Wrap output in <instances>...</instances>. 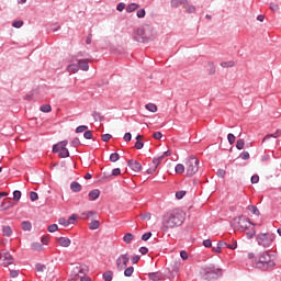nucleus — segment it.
<instances>
[{
    "instance_id": "4c0bfd02",
    "label": "nucleus",
    "mask_w": 281,
    "mask_h": 281,
    "mask_svg": "<svg viewBox=\"0 0 281 281\" xmlns=\"http://www.w3.org/2000/svg\"><path fill=\"white\" fill-rule=\"evenodd\" d=\"M186 194H188V192L184 191V190H182V191H177V192H176V199L181 200V199H183V196H186Z\"/></svg>"
},
{
    "instance_id": "a19ab883",
    "label": "nucleus",
    "mask_w": 281,
    "mask_h": 281,
    "mask_svg": "<svg viewBox=\"0 0 281 281\" xmlns=\"http://www.w3.org/2000/svg\"><path fill=\"white\" fill-rule=\"evenodd\" d=\"M142 221H150L151 214L149 212L140 214Z\"/></svg>"
},
{
    "instance_id": "1a4fd4ad",
    "label": "nucleus",
    "mask_w": 281,
    "mask_h": 281,
    "mask_svg": "<svg viewBox=\"0 0 281 281\" xmlns=\"http://www.w3.org/2000/svg\"><path fill=\"white\" fill-rule=\"evenodd\" d=\"M35 271H37V273H44L46 278H52V276H54V268H47V266L42 263L35 266Z\"/></svg>"
},
{
    "instance_id": "3c124183",
    "label": "nucleus",
    "mask_w": 281,
    "mask_h": 281,
    "mask_svg": "<svg viewBox=\"0 0 281 281\" xmlns=\"http://www.w3.org/2000/svg\"><path fill=\"white\" fill-rule=\"evenodd\" d=\"M249 210H250V212H252V214H256V216H258L260 214V211L258 210L257 206L251 205V206H249Z\"/></svg>"
},
{
    "instance_id": "2f4dec72",
    "label": "nucleus",
    "mask_w": 281,
    "mask_h": 281,
    "mask_svg": "<svg viewBox=\"0 0 281 281\" xmlns=\"http://www.w3.org/2000/svg\"><path fill=\"white\" fill-rule=\"evenodd\" d=\"M95 215V212L93 211H86L81 214V217L82 218H91V216H94Z\"/></svg>"
},
{
    "instance_id": "13d9d810",
    "label": "nucleus",
    "mask_w": 281,
    "mask_h": 281,
    "mask_svg": "<svg viewBox=\"0 0 281 281\" xmlns=\"http://www.w3.org/2000/svg\"><path fill=\"white\" fill-rule=\"evenodd\" d=\"M150 236H153V233H145L143 236H142V240H149L150 239Z\"/></svg>"
},
{
    "instance_id": "5fc2aeb1",
    "label": "nucleus",
    "mask_w": 281,
    "mask_h": 281,
    "mask_svg": "<svg viewBox=\"0 0 281 281\" xmlns=\"http://www.w3.org/2000/svg\"><path fill=\"white\" fill-rule=\"evenodd\" d=\"M149 278H150V280H154V281L160 280L159 273H157V272L149 274Z\"/></svg>"
},
{
    "instance_id": "7c9ffc66",
    "label": "nucleus",
    "mask_w": 281,
    "mask_h": 281,
    "mask_svg": "<svg viewBox=\"0 0 281 281\" xmlns=\"http://www.w3.org/2000/svg\"><path fill=\"white\" fill-rule=\"evenodd\" d=\"M103 280L104 281L113 280V271H108V272L103 273Z\"/></svg>"
},
{
    "instance_id": "f3484780",
    "label": "nucleus",
    "mask_w": 281,
    "mask_h": 281,
    "mask_svg": "<svg viewBox=\"0 0 281 281\" xmlns=\"http://www.w3.org/2000/svg\"><path fill=\"white\" fill-rule=\"evenodd\" d=\"M88 196H89V201H98V199H100V190L94 189L90 191Z\"/></svg>"
},
{
    "instance_id": "c03bdc74",
    "label": "nucleus",
    "mask_w": 281,
    "mask_h": 281,
    "mask_svg": "<svg viewBox=\"0 0 281 281\" xmlns=\"http://www.w3.org/2000/svg\"><path fill=\"white\" fill-rule=\"evenodd\" d=\"M226 247L227 249H232V250L237 249L238 243L235 240L233 241V244H227Z\"/></svg>"
},
{
    "instance_id": "b1692460",
    "label": "nucleus",
    "mask_w": 281,
    "mask_h": 281,
    "mask_svg": "<svg viewBox=\"0 0 281 281\" xmlns=\"http://www.w3.org/2000/svg\"><path fill=\"white\" fill-rule=\"evenodd\" d=\"M281 135V131L277 130L274 134H268L267 136H265L262 142H267V139H271V137H274V139H277V137H280Z\"/></svg>"
},
{
    "instance_id": "de8ad7c7",
    "label": "nucleus",
    "mask_w": 281,
    "mask_h": 281,
    "mask_svg": "<svg viewBox=\"0 0 281 281\" xmlns=\"http://www.w3.org/2000/svg\"><path fill=\"white\" fill-rule=\"evenodd\" d=\"M122 175V170L120 168H115L112 170V177H120Z\"/></svg>"
},
{
    "instance_id": "0e129e2a",
    "label": "nucleus",
    "mask_w": 281,
    "mask_h": 281,
    "mask_svg": "<svg viewBox=\"0 0 281 281\" xmlns=\"http://www.w3.org/2000/svg\"><path fill=\"white\" fill-rule=\"evenodd\" d=\"M19 277V270H11L10 271V278H18Z\"/></svg>"
},
{
    "instance_id": "393cba45",
    "label": "nucleus",
    "mask_w": 281,
    "mask_h": 281,
    "mask_svg": "<svg viewBox=\"0 0 281 281\" xmlns=\"http://www.w3.org/2000/svg\"><path fill=\"white\" fill-rule=\"evenodd\" d=\"M2 234L3 236H7L8 238H10V236H12V228L10 226H3Z\"/></svg>"
},
{
    "instance_id": "7ed1b4c3",
    "label": "nucleus",
    "mask_w": 281,
    "mask_h": 281,
    "mask_svg": "<svg viewBox=\"0 0 281 281\" xmlns=\"http://www.w3.org/2000/svg\"><path fill=\"white\" fill-rule=\"evenodd\" d=\"M221 276H223V269L215 266H209L202 271V278L207 281L217 280Z\"/></svg>"
},
{
    "instance_id": "f03ea898",
    "label": "nucleus",
    "mask_w": 281,
    "mask_h": 281,
    "mask_svg": "<svg viewBox=\"0 0 281 281\" xmlns=\"http://www.w3.org/2000/svg\"><path fill=\"white\" fill-rule=\"evenodd\" d=\"M256 241L259 247L269 249V247H272L273 243H276V235L273 233H259L256 236Z\"/></svg>"
},
{
    "instance_id": "cd10ccee",
    "label": "nucleus",
    "mask_w": 281,
    "mask_h": 281,
    "mask_svg": "<svg viewBox=\"0 0 281 281\" xmlns=\"http://www.w3.org/2000/svg\"><path fill=\"white\" fill-rule=\"evenodd\" d=\"M145 109H147V111H150V113H157V105L154 103L146 104Z\"/></svg>"
},
{
    "instance_id": "37998d69",
    "label": "nucleus",
    "mask_w": 281,
    "mask_h": 281,
    "mask_svg": "<svg viewBox=\"0 0 281 281\" xmlns=\"http://www.w3.org/2000/svg\"><path fill=\"white\" fill-rule=\"evenodd\" d=\"M136 16H138V19H144V16H146V10L140 9L137 11Z\"/></svg>"
},
{
    "instance_id": "c9c22d12",
    "label": "nucleus",
    "mask_w": 281,
    "mask_h": 281,
    "mask_svg": "<svg viewBox=\"0 0 281 281\" xmlns=\"http://www.w3.org/2000/svg\"><path fill=\"white\" fill-rule=\"evenodd\" d=\"M236 148L237 150H243V148H245V140L243 138L237 140Z\"/></svg>"
},
{
    "instance_id": "a211bd4d",
    "label": "nucleus",
    "mask_w": 281,
    "mask_h": 281,
    "mask_svg": "<svg viewBox=\"0 0 281 281\" xmlns=\"http://www.w3.org/2000/svg\"><path fill=\"white\" fill-rule=\"evenodd\" d=\"M134 239H135V235L131 233H126L123 237V240L124 243H126V245H131V243H133Z\"/></svg>"
},
{
    "instance_id": "6ab92c4d",
    "label": "nucleus",
    "mask_w": 281,
    "mask_h": 281,
    "mask_svg": "<svg viewBox=\"0 0 281 281\" xmlns=\"http://www.w3.org/2000/svg\"><path fill=\"white\" fill-rule=\"evenodd\" d=\"M70 190L74 192H80L82 190V186L76 181L70 183Z\"/></svg>"
},
{
    "instance_id": "ddd939ff",
    "label": "nucleus",
    "mask_w": 281,
    "mask_h": 281,
    "mask_svg": "<svg viewBox=\"0 0 281 281\" xmlns=\"http://www.w3.org/2000/svg\"><path fill=\"white\" fill-rule=\"evenodd\" d=\"M127 166L131 168V170H133V172H142V164H139L137 160H128Z\"/></svg>"
},
{
    "instance_id": "423d86ee",
    "label": "nucleus",
    "mask_w": 281,
    "mask_h": 281,
    "mask_svg": "<svg viewBox=\"0 0 281 281\" xmlns=\"http://www.w3.org/2000/svg\"><path fill=\"white\" fill-rule=\"evenodd\" d=\"M257 267L263 268V269H270L271 267H276V262L271 260V255L269 252H262L259 256Z\"/></svg>"
},
{
    "instance_id": "412c9836",
    "label": "nucleus",
    "mask_w": 281,
    "mask_h": 281,
    "mask_svg": "<svg viewBox=\"0 0 281 281\" xmlns=\"http://www.w3.org/2000/svg\"><path fill=\"white\" fill-rule=\"evenodd\" d=\"M135 10H139V4L131 3L126 7V12L131 14V12H135Z\"/></svg>"
},
{
    "instance_id": "6e6552de",
    "label": "nucleus",
    "mask_w": 281,
    "mask_h": 281,
    "mask_svg": "<svg viewBox=\"0 0 281 281\" xmlns=\"http://www.w3.org/2000/svg\"><path fill=\"white\" fill-rule=\"evenodd\" d=\"M131 260V256L128 254H124L119 256L116 259V268L119 271H124L126 267H128V261Z\"/></svg>"
},
{
    "instance_id": "9b49d317",
    "label": "nucleus",
    "mask_w": 281,
    "mask_h": 281,
    "mask_svg": "<svg viewBox=\"0 0 281 281\" xmlns=\"http://www.w3.org/2000/svg\"><path fill=\"white\" fill-rule=\"evenodd\" d=\"M164 161V156H158L153 159L151 166L147 169V175H153L157 172V168H159V165Z\"/></svg>"
},
{
    "instance_id": "79ce46f5",
    "label": "nucleus",
    "mask_w": 281,
    "mask_h": 281,
    "mask_svg": "<svg viewBox=\"0 0 281 281\" xmlns=\"http://www.w3.org/2000/svg\"><path fill=\"white\" fill-rule=\"evenodd\" d=\"M48 232L50 234H54V232H58V225L57 224H52L48 226Z\"/></svg>"
},
{
    "instance_id": "4468645a",
    "label": "nucleus",
    "mask_w": 281,
    "mask_h": 281,
    "mask_svg": "<svg viewBox=\"0 0 281 281\" xmlns=\"http://www.w3.org/2000/svg\"><path fill=\"white\" fill-rule=\"evenodd\" d=\"M2 265L4 267H10V265H12V262H14V258H12V255H10V252H5L3 256H2Z\"/></svg>"
},
{
    "instance_id": "5701e85b",
    "label": "nucleus",
    "mask_w": 281,
    "mask_h": 281,
    "mask_svg": "<svg viewBox=\"0 0 281 281\" xmlns=\"http://www.w3.org/2000/svg\"><path fill=\"white\" fill-rule=\"evenodd\" d=\"M176 175H183L186 172V166L183 164H178L175 168Z\"/></svg>"
},
{
    "instance_id": "4d7b16f0",
    "label": "nucleus",
    "mask_w": 281,
    "mask_h": 281,
    "mask_svg": "<svg viewBox=\"0 0 281 281\" xmlns=\"http://www.w3.org/2000/svg\"><path fill=\"white\" fill-rule=\"evenodd\" d=\"M123 139L124 142H131V139H133V135L131 133H125Z\"/></svg>"
},
{
    "instance_id": "49530a36",
    "label": "nucleus",
    "mask_w": 281,
    "mask_h": 281,
    "mask_svg": "<svg viewBox=\"0 0 281 281\" xmlns=\"http://www.w3.org/2000/svg\"><path fill=\"white\" fill-rule=\"evenodd\" d=\"M134 146L136 150H142V148H144V143L142 140H137Z\"/></svg>"
},
{
    "instance_id": "f8f14e48",
    "label": "nucleus",
    "mask_w": 281,
    "mask_h": 281,
    "mask_svg": "<svg viewBox=\"0 0 281 281\" xmlns=\"http://www.w3.org/2000/svg\"><path fill=\"white\" fill-rule=\"evenodd\" d=\"M251 221H249L248 217L246 216H241L238 218V222H237V227L238 229H243V232H245V229H249V227H251Z\"/></svg>"
},
{
    "instance_id": "dca6fc26",
    "label": "nucleus",
    "mask_w": 281,
    "mask_h": 281,
    "mask_svg": "<svg viewBox=\"0 0 281 281\" xmlns=\"http://www.w3.org/2000/svg\"><path fill=\"white\" fill-rule=\"evenodd\" d=\"M78 65L82 71H89V59H79Z\"/></svg>"
},
{
    "instance_id": "a878e982",
    "label": "nucleus",
    "mask_w": 281,
    "mask_h": 281,
    "mask_svg": "<svg viewBox=\"0 0 281 281\" xmlns=\"http://www.w3.org/2000/svg\"><path fill=\"white\" fill-rule=\"evenodd\" d=\"M1 207L3 212H7V210L14 207V204L11 201L2 202Z\"/></svg>"
},
{
    "instance_id": "9d476101",
    "label": "nucleus",
    "mask_w": 281,
    "mask_h": 281,
    "mask_svg": "<svg viewBox=\"0 0 281 281\" xmlns=\"http://www.w3.org/2000/svg\"><path fill=\"white\" fill-rule=\"evenodd\" d=\"M81 276H85V270L81 268V267H74L72 268V271H71V278L72 280H78V278H80V281H90L89 278H83V277H80Z\"/></svg>"
},
{
    "instance_id": "052dcab7",
    "label": "nucleus",
    "mask_w": 281,
    "mask_h": 281,
    "mask_svg": "<svg viewBox=\"0 0 281 281\" xmlns=\"http://www.w3.org/2000/svg\"><path fill=\"white\" fill-rule=\"evenodd\" d=\"M250 181L251 183H258V181H260V177L258 175H255L251 177Z\"/></svg>"
},
{
    "instance_id": "20e7f679",
    "label": "nucleus",
    "mask_w": 281,
    "mask_h": 281,
    "mask_svg": "<svg viewBox=\"0 0 281 281\" xmlns=\"http://www.w3.org/2000/svg\"><path fill=\"white\" fill-rule=\"evenodd\" d=\"M199 172V159L196 157H190L186 160V176L194 177Z\"/></svg>"
},
{
    "instance_id": "f704fd0d",
    "label": "nucleus",
    "mask_w": 281,
    "mask_h": 281,
    "mask_svg": "<svg viewBox=\"0 0 281 281\" xmlns=\"http://www.w3.org/2000/svg\"><path fill=\"white\" fill-rule=\"evenodd\" d=\"M32 249H34L35 251H43V245L41 243H33Z\"/></svg>"
},
{
    "instance_id": "a18cd8bd",
    "label": "nucleus",
    "mask_w": 281,
    "mask_h": 281,
    "mask_svg": "<svg viewBox=\"0 0 281 281\" xmlns=\"http://www.w3.org/2000/svg\"><path fill=\"white\" fill-rule=\"evenodd\" d=\"M85 139H92L93 138V133L91 131H87L83 134Z\"/></svg>"
},
{
    "instance_id": "338daca9",
    "label": "nucleus",
    "mask_w": 281,
    "mask_h": 281,
    "mask_svg": "<svg viewBox=\"0 0 281 281\" xmlns=\"http://www.w3.org/2000/svg\"><path fill=\"white\" fill-rule=\"evenodd\" d=\"M139 254H142V256H146V254H148V249L146 247H140Z\"/></svg>"
},
{
    "instance_id": "774afa93",
    "label": "nucleus",
    "mask_w": 281,
    "mask_h": 281,
    "mask_svg": "<svg viewBox=\"0 0 281 281\" xmlns=\"http://www.w3.org/2000/svg\"><path fill=\"white\" fill-rule=\"evenodd\" d=\"M203 245H204L205 247L210 248V247H212V240L205 239V240L203 241Z\"/></svg>"
},
{
    "instance_id": "e433bc0d",
    "label": "nucleus",
    "mask_w": 281,
    "mask_h": 281,
    "mask_svg": "<svg viewBox=\"0 0 281 281\" xmlns=\"http://www.w3.org/2000/svg\"><path fill=\"white\" fill-rule=\"evenodd\" d=\"M90 229H98V227H100V222L98 220L92 221L89 224Z\"/></svg>"
},
{
    "instance_id": "39448f33",
    "label": "nucleus",
    "mask_w": 281,
    "mask_h": 281,
    "mask_svg": "<svg viewBox=\"0 0 281 281\" xmlns=\"http://www.w3.org/2000/svg\"><path fill=\"white\" fill-rule=\"evenodd\" d=\"M150 32H153V27L150 25H144L136 31L134 38L138 43H144L146 38H150Z\"/></svg>"
},
{
    "instance_id": "473e14b6",
    "label": "nucleus",
    "mask_w": 281,
    "mask_h": 281,
    "mask_svg": "<svg viewBox=\"0 0 281 281\" xmlns=\"http://www.w3.org/2000/svg\"><path fill=\"white\" fill-rule=\"evenodd\" d=\"M59 225H63L64 227H69V225H71V222H69L68 220H65L64 217H60L58 220Z\"/></svg>"
},
{
    "instance_id": "f257e3e1",
    "label": "nucleus",
    "mask_w": 281,
    "mask_h": 281,
    "mask_svg": "<svg viewBox=\"0 0 281 281\" xmlns=\"http://www.w3.org/2000/svg\"><path fill=\"white\" fill-rule=\"evenodd\" d=\"M186 221V212L180 209H173L168 211L162 215V232H168V229H175V227H181Z\"/></svg>"
},
{
    "instance_id": "c85d7f7f",
    "label": "nucleus",
    "mask_w": 281,
    "mask_h": 281,
    "mask_svg": "<svg viewBox=\"0 0 281 281\" xmlns=\"http://www.w3.org/2000/svg\"><path fill=\"white\" fill-rule=\"evenodd\" d=\"M40 110L42 111V113H52V105L49 104H43Z\"/></svg>"
},
{
    "instance_id": "69168bd1",
    "label": "nucleus",
    "mask_w": 281,
    "mask_h": 281,
    "mask_svg": "<svg viewBox=\"0 0 281 281\" xmlns=\"http://www.w3.org/2000/svg\"><path fill=\"white\" fill-rule=\"evenodd\" d=\"M240 157H241V159L247 160V159H249V153L248 151H243Z\"/></svg>"
},
{
    "instance_id": "0eeeda50",
    "label": "nucleus",
    "mask_w": 281,
    "mask_h": 281,
    "mask_svg": "<svg viewBox=\"0 0 281 281\" xmlns=\"http://www.w3.org/2000/svg\"><path fill=\"white\" fill-rule=\"evenodd\" d=\"M67 140H61L53 146V153H58L61 159L69 157V149H67Z\"/></svg>"
},
{
    "instance_id": "ea45409f",
    "label": "nucleus",
    "mask_w": 281,
    "mask_h": 281,
    "mask_svg": "<svg viewBox=\"0 0 281 281\" xmlns=\"http://www.w3.org/2000/svg\"><path fill=\"white\" fill-rule=\"evenodd\" d=\"M227 139H228V144H231V146L236 144V136H234V134H228Z\"/></svg>"
},
{
    "instance_id": "72a5a7b5",
    "label": "nucleus",
    "mask_w": 281,
    "mask_h": 281,
    "mask_svg": "<svg viewBox=\"0 0 281 281\" xmlns=\"http://www.w3.org/2000/svg\"><path fill=\"white\" fill-rule=\"evenodd\" d=\"M110 161H112L113 164H115V161H120V154H117V153L111 154Z\"/></svg>"
},
{
    "instance_id": "8fccbe9b",
    "label": "nucleus",
    "mask_w": 281,
    "mask_h": 281,
    "mask_svg": "<svg viewBox=\"0 0 281 281\" xmlns=\"http://www.w3.org/2000/svg\"><path fill=\"white\" fill-rule=\"evenodd\" d=\"M30 199H31V201H38V193L32 191L30 193Z\"/></svg>"
},
{
    "instance_id": "09e8293b",
    "label": "nucleus",
    "mask_w": 281,
    "mask_h": 281,
    "mask_svg": "<svg viewBox=\"0 0 281 281\" xmlns=\"http://www.w3.org/2000/svg\"><path fill=\"white\" fill-rule=\"evenodd\" d=\"M13 200L14 201H21V191H14L13 192Z\"/></svg>"
},
{
    "instance_id": "4be33fe9",
    "label": "nucleus",
    "mask_w": 281,
    "mask_h": 281,
    "mask_svg": "<svg viewBox=\"0 0 281 281\" xmlns=\"http://www.w3.org/2000/svg\"><path fill=\"white\" fill-rule=\"evenodd\" d=\"M186 3H188L186 0H171L172 8H179L181 5H186Z\"/></svg>"
},
{
    "instance_id": "680f3d73",
    "label": "nucleus",
    "mask_w": 281,
    "mask_h": 281,
    "mask_svg": "<svg viewBox=\"0 0 281 281\" xmlns=\"http://www.w3.org/2000/svg\"><path fill=\"white\" fill-rule=\"evenodd\" d=\"M187 11L189 12V14H192L193 12H196V8L194 5H189L187 7Z\"/></svg>"
},
{
    "instance_id": "864d4df0",
    "label": "nucleus",
    "mask_w": 281,
    "mask_h": 281,
    "mask_svg": "<svg viewBox=\"0 0 281 281\" xmlns=\"http://www.w3.org/2000/svg\"><path fill=\"white\" fill-rule=\"evenodd\" d=\"M12 25H13L14 27H16V29L23 27V21H21V20L14 21V22L12 23Z\"/></svg>"
},
{
    "instance_id": "2eb2a0df",
    "label": "nucleus",
    "mask_w": 281,
    "mask_h": 281,
    "mask_svg": "<svg viewBox=\"0 0 281 281\" xmlns=\"http://www.w3.org/2000/svg\"><path fill=\"white\" fill-rule=\"evenodd\" d=\"M57 243L60 247H70L71 246V239L68 237H59L57 238Z\"/></svg>"
},
{
    "instance_id": "bf43d9fd",
    "label": "nucleus",
    "mask_w": 281,
    "mask_h": 281,
    "mask_svg": "<svg viewBox=\"0 0 281 281\" xmlns=\"http://www.w3.org/2000/svg\"><path fill=\"white\" fill-rule=\"evenodd\" d=\"M153 137L154 139H161V137H164V134H161V132H155Z\"/></svg>"
},
{
    "instance_id": "58836bf2",
    "label": "nucleus",
    "mask_w": 281,
    "mask_h": 281,
    "mask_svg": "<svg viewBox=\"0 0 281 281\" xmlns=\"http://www.w3.org/2000/svg\"><path fill=\"white\" fill-rule=\"evenodd\" d=\"M85 131H89V126L80 125L76 128V133H85Z\"/></svg>"
},
{
    "instance_id": "c756f323",
    "label": "nucleus",
    "mask_w": 281,
    "mask_h": 281,
    "mask_svg": "<svg viewBox=\"0 0 281 281\" xmlns=\"http://www.w3.org/2000/svg\"><path fill=\"white\" fill-rule=\"evenodd\" d=\"M134 271H135V268H133V266L126 268L125 271H124L125 278H131V276H133Z\"/></svg>"
},
{
    "instance_id": "bb28decb",
    "label": "nucleus",
    "mask_w": 281,
    "mask_h": 281,
    "mask_svg": "<svg viewBox=\"0 0 281 281\" xmlns=\"http://www.w3.org/2000/svg\"><path fill=\"white\" fill-rule=\"evenodd\" d=\"M22 229L24 232H31L32 231V223L26 222V221L22 222Z\"/></svg>"
},
{
    "instance_id": "6e6d98bb",
    "label": "nucleus",
    "mask_w": 281,
    "mask_h": 281,
    "mask_svg": "<svg viewBox=\"0 0 281 281\" xmlns=\"http://www.w3.org/2000/svg\"><path fill=\"white\" fill-rule=\"evenodd\" d=\"M126 8V4H124L123 2L119 3L116 7V10L119 12H124V9Z\"/></svg>"
},
{
    "instance_id": "aec40b11",
    "label": "nucleus",
    "mask_w": 281,
    "mask_h": 281,
    "mask_svg": "<svg viewBox=\"0 0 281 281\" xmlns=\"http://www.w3.org/2000/svg\"><path fill=\"white\" fill-rule=\"evenodd\" d=\"M67 69L70 74H78V71L80 70L79 65L77 64L68 65Z\"/></svg>"
},
{
    "instance_id": "e2e57ef3",
    "label": "nucleus",
    "mask_w": 281,
    "mask_h": 281,
    "mask_svg": "<svg viewBox=\"0 0 281 281\" xmlns=\"http://www.w3.org/2000/svg\"><path fill=\"white\" fill-rule=\"evenodd\" d=\"M180 258H182V260H188V252L186 250L180 251Z\"/></svg>"
},
{
    "instance_id": "603ef678",
    "label": "nucleus",
    "mask_w": 281,
    "mask_h": 281,
    "mask_svg": "<svg viewBox=\"0 0 281 281\" xmlns=\"http://www.w3.org/2000/svg\"><path fill=\"white\" fill-rule=\"evenodd\" d=\"M113 136L111 134H103L101 136L102 142H110Z\"/></svg>"
}]
</instances>
